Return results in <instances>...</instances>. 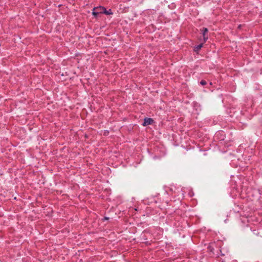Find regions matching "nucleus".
<instances>
[{
    "mask_svg": "<svg viewBox=\"0 0 262 262\" xmlns=\"http://www.w3.org/2000/svg\"><path fill=\"white\" fill-rule=\"evenodd\" d=\"M103 13L102 9H100L99 7L95 8L93 11V14L95 16H97L98 14Z\"/></svg>",
    "mask_w": 262,
    "mask_h": 262,
    "instance_id": "obj_1",
    "label": "nucleus"
},
{
    "mask_svg": "<svg viewBox=\"0 0 262 262\" xmlns=\"http://www.w3.org/2000/svg\"><path fill=\"white\" fill-rule=\"evenodd\" d=\"M99 8L102 9V10L103 11V13H104L106 15H111V14H113V12H112L111 9H109L108 10H107L103 7H100Z\"/></svg>",
    "mask_w": 262,
    "mask_h": 262,
    "instance_id": "obj_2",
    "label": "nucleus"
},
{
    "mask_svg": "<svg viewBox=\"0 0 262 262\" xmlns=\"http://www.w3.org/2000/svg\"><path fill=\"white\" fill-rule=\"evenodd\" d=\"M153 120L151 118H145L143 123V125L145 126L147 125L150 124L152 122Z\"/></svg>",
    "mask_w": 262,
    "mask_h": 262,
    "instance_id": "obj_3",
    "label": "nucleus"
},
{
    "mask_svg": "<svg viewBox=\"0 0 262 262\" xmlns=\"http://www.w3.org/2000/svg\"><path fill=\"white\" fill-rule=\"evenodd\" d=\"M184 191L186 193V192H188V196H190V197H191V196H193L194 194L193 193V192L190 189H186V190H184Z\"/></svg>",
    "mask_w": 262,
    "mask_h": 262,
    "instance_id": "obj_4",
    "label": "nucleus"
},
{
    "mask_svg": "<svg viewBox=\"0 0 262 262\" xmlns=\"http://www.w3.org/2000/svg\"><path fill=\"white\" fill-rule=\"evenodd\" d=\"M202 32L203 35L204 41H206V40L207 39V37H205V34L206 33L208 32V29L206 28H203L202 30Z\"/></svg>",
    "mask_w": 262,
    "mask_h": 262,
    "instance_id": "obj_5",
    "label": "nucleus"
},
{
    "mask_svg": "<svg viewBox=\"0 0 262 262\" xmlns=\"http://www.w3.org/2000/svg\"><path fill=\"white\" fill-rule=\"evenodd\" d=\"M203 46V43H201L198 46H196V47H195L194 48V51H198L199 50H200L201 48Z\"/></svg>",
    "mask_w": 262,
    "mask_h": 262,
    "instance_id": "obj_6",
    "label": "nucleus"
},
{
    "mask_svg": "<svg viewBox=\"0 0 262 262\" xmlns=\"http://www.w3.org/2000/svg\"><path fill=\"white\" fill-rule=\"evenodd\" d=\"M200 83L202 84V85H205L206 82L204 80H202L201 82H200Z\"/></svg>",
    "mask_w": 262,
    "mask_h": 262,
    "instance_id": "obj_7",
    "label": "nucleus"
},
{
    "mask_svg": "<svg viewBox=\"0 0 262 262\" xmlns=\"http://www.w3.org/2000/svg\"><path fill=\"white\" fill-rule=\"evenodd\" d=\"M108 219H109V218H108V217H105L103 219V221H104V220H108Z\"/></svg>",
    "mask_w": 262,
    "mask_h": 262,
    "instance_id": "obj_8",
    "label": "nucleus"
},
{
    "mask_svg": "<svg viewBox=\"0 0 262 262\" xmlns=\"http://www.w3.org/2000/svg\"><path fill=\"white\" fill-rule=\"evenodd\" d=\"M16 199H17V198H16V197L14 198V200H16Z\"/></svg>",
    "mask_w": 262,
    "mask_h": 262,
    "instance_id": "obj_9",
    "label": "nucleus"
}]
</instances>
